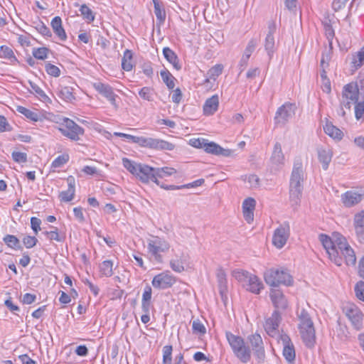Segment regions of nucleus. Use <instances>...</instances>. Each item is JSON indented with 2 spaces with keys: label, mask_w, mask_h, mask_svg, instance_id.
Instances as JSON below:
<instances>
[{
  "label": "nucleus",
  "mask_w": 364,
  "mask_h": 364,
  "mask_svg": "<svg viewBox=\"0 0 364 364\" xmlns=\"http://www.w3.org/2000/svg\"><path fill=\"white\" fill-rule=\"evenodd\" d=\"M319 240L328 255L329 259L336 265L341 266L343 260L347 265L355 264V252L343 235L335 233L331 238L326 235L321 234Z\"/></svg>",
  "instance_id": "f257e3e1"
},
{
  "label": "nucleus",
  "mask_w": 364,
  "mask_h": 364,
  "mask_svg": "<svg viewBox=\"0 0 364 364\" xmlns=\"http://www.w3.org/2000/svg\"><path fill=\"white\" fill-rule=\"evenodd\" d=\"M341 108L338 114L344 117V109H350L355 105V116L357 120L364 119V95H361L355 83H349L344 86L341 100Z\"/></svg>",
  "instance_id": "f03ea898"
},
{
  "label": "nucleus",
  "mask_w": 364,
  "mask_h": 364,
  "mask_svg": "<svg viewBox=\"0 0 364 364\" xmlns=\"http://www.w3.org/2000/svg\"><path fill=\"white\" fill-rule=\"evenodd\" d=\"M304 179V171L302 162L300 159H296L294 162L289 184L290 200L294 205H299L303 190Z\"/></svg>",
  "instance_id": "7ed1b4c3"
},
{
  "label": "nucleus",
  "mask_w": 364,
  "mask_h": 364,
  "mask_svg": "<svg viewBox=\"0 0 364 364\" xmlns=\"http://www.w3.org/2000/svg\"><path fill=\"white\" fill-rule=\"evenodd\" d=\"M122 164L125 168L142 183H147L149 181H153L159 185V181L156 178L155 168L144 164L136 163L127 158L122 159Z\"/></svg>",
  "instance_id": "20e7f679"
},
{
  "label": "nucleus",
  "mask_w": 364,
  "mask_h": 364,
  "mask_svg": "<svg viewBox=\"0 0 364 364\" xmlns=\"http://www.w3.org/2000/svg\"><path fill=\"white\" fill-rule=\"evenodd\" d=\"M299 323L298 328L301 338L307 348H311L316 343V331L314 322L305 309L298 314Z\"/></svg>",
  "instance_id": "39448f33"
},
{
  "label": "nucleus",
  "mask_w": 364,
  "mask_h": 364,
  "mask_svg": "<svg viewBox=\"0 0 364 364\" xmlns=\"http://www.w3.org/2000/svg\"><path fill=\"white\" fill-rule=\"evenodd\" d=\"M226 338L234 355L242 362L246 363L251 359V349L246 346L245 340L230 331L225 333Z\"/></svg>",
  "instance_id": "423d86ee"
},
{
  "label": "nucleus",
  "mask_w": 364,
  "mask_h": 364,
  "mask_svg": "<svg viewBox=\"0 0 364 364\" xmlns=\"http://www.w3.org/2000/svg\"><path fill=\"white\" fill-rule=\"evenodd\" d=\"M264 279L265 282L273 288H277L281 284L289 287L294 283L293 278L289 272L279 269L266 270L264 273Z\"/></svg>",
  "instance_id": "0eeeda50"
},
{
  "label": "nucleus",
  "mask_w": 364,
  "mask_h": 364,
  "mask_svg": "<svg viewBox=\"0 0 364 364\" xmlns=\"http://www.w3.org/2000/svg\"><path fill=\"white\" fill-rule=\"evenodd\" d=\"M60 133L65 137L73 140L78 141L80 136L84 134V129L73 120L64 117L58 128Z\"/></svg>",
  "instance_id": "6e6552de"
},
{
  "label": "nucleus",
  "mask_w": 364,
  "mask_h": 364,
  "mask_svg": "<svg viewBox=\"0 0 364 364\" xmlns=\"http://www.w3.org/2000/svg\"><path fill=\"white\" fill-rule=\"evenodd\" d=\"M149 253L159 262H162L161 252H167L170 248L169 243L165 240L158 237L153 236L151 239L148 240Z\"/></svg>",
  "instance_id": "1a4fd4ad"
},
{
  "label": "nucleus",
  "mask_w": 364,
  "mask_h": 364,
  "mask_svg": "<svg viewBox=\"0 0 364 364\" xmlns=\"http://www.w3.org/2000/svg\"><path fill=\"white\" fill-rule=\"evenodd\" d=\"M296 106L294 103L285 102L279 107L275 114L276 124L285 125L295 114Z\"/></svg>",
  "instance_id": "9d476101"
},
{
  "label": "nucleus",
  "mask_w": 364,
  "mask_h": 364,
  "mask_svg": "<svg viewBox=\"0 0 364 364\" xmlns=\"http://www.w3.org/2000/svg\"><path fill=\"white\" fill-rule=\"evenodd\" d=\"M289 235V223L288 222H284L274 230L272 237L273 245L278 249L282 248L287 243Z\"/></svg>",
  "instance_id": "9b49d317"
},
{
  "label": "nucleus",
  "mask_w": 364,
  "mask_h": 364,
  "mask_svg": "<svg viewBox=\"0 0 364 364\" xmlns=\"http://www.w3.org/2000/svg\"><path fill=\"white\" fill-rule=\"evenodd\" d=\"M254 355L256 356L258 363H262L265 358V351L262 337L258 333L250 335L247 338Z\"/></svg>",
  "instance_id": "f8f14e48"
},
{
  "label": "nucleus",
  "mask_w": 364,
  "mask_h": 364,
  "mask_svg": "<svg viewBox=\"0 0 364 364\" xmlns=\"http://www.w3.org/2000/svg\"><path fill=\"white\" fill-rule=\"evenodd\" d=\"M283 344V355L289 363H293L296 358V352L293 343L287 334L281 335Z\"/></svg>",
  "instance_id": "ddd939ff"
},
{
  "label": "nucleus",
  "mask_w": 364,
  "mask_h": 364,
  "mask_svg": "<svg viewBox=\"0 0 364 364\" xmlns=\"http://www.w3.org/2000/svg\"><path fill=\"white\" fill-rule=\"evenodd\" d=\"M175 282V278L168 272H162L156 275L152 281L154 287L159 289H166L170 287Z\"/></svg>",
  "instance_id": "4468645a"
},
{
  "label": "nucleus",
  "mask_w": 364,
  "mask_h": 364,
  "mask_svg": "<svg viewBox=\"0 0 364 364\" xmlns=\"http://www.w3.org/2000/svg\"><path fill=\"white\" fill-rule=\"evenodd\" d=\"M281 319L280 313H278V311H274L272 313V316L266 320L264 329L268 335L274 336L277 333V329Z\"/></svg>",
  "instance_id": "2eb2a0df"
},
{
  "label": "nucleus",
  "mask_w": 364,
  "mask_h": 364,
  "mask_svg": "<svg viewBox=\"0 0 364 364\" xmlns=\"http://www.w3.org/2000/svg\"><path fill=\"white\" fill-rule=\"evenodd\" d=\"M354 228L358 241L364 243V210L355 215Z\"/></svg>",
  "instance_id": "dca6fc26"
},
{
  "label": "nucleus",
  "mask_w": 364,
  "mask_h": 364,
  "mask_svg": "<svg viewBox=\"0 0 364 364\" xmlns=\"http://www.w3.org/2000/svg\"><path fill=\"white\" fill-rule=\"evenodd\" d=\"M93 86L97 91L105 97L113 105H116V95H114L112 88L109 85L96 82L94 83Z\"/></svg>",
  "instance_id": "f3484780"
},
{
  "label": "nucleus",
  "mask_w": 364,
  "mask_h": 364,
  "mask_svg": "<svg viewBox=\"0 0 364 364\" xmlns=\"http://www.w3.org/2000/svg\"><path fill=\"white\" fill-rule=\"evenodd\" d=\"M188 260V255L181 253L180 256L176 255L175 258L170 260V267L176 272H182L185 270V264Z\"/></svg>",
  "instance_id": "a211bd4d"
},
{
  "label": "nucleus",
  "mask_w": 364,
  "mask_h": 364,
  "mask_svg": "<svg viewBox=\"0 0 364 364\" xmlns=\"http://www.w3.org/2000/svg\"><path fill=\"white\" fill-rule=\"evenodd\" d=\"M68 188L67 191H62L59 194V198L61 201L69 202L71 201L75 196V181L73 176H69L67 178Z\"/></svg>",
  "instance_id": "6ab92c4d"
},
{
  "label": "nucleus",
  "mask_w": 364,
  "mask_h": 364,
  "mask_svg": "<svg viewBox=\"0 0 364 364\" xmlns=\"http://www.w3.org/2000/svg\"><path fill=\"white\" fill-rule=\"evenodd\" d=\"M270 160L272 164L275 166L277 169L284 164V156L282 150V146L279 142H277L274 146Z\"/></svg>",
  "instance_id": "aec40b11"
},
{
  "label": "nucleus",
  "mask_w": 364,
  "mask_h": 364,
  "mask_svg": "<svg viewBox=\"0 0 364 364\" xmlns=\"http://www.w3.org/2000/svg\"><path fill=\"white\" fill-rule=\"evenodd\" d=\"M218 96L217 95H213L206 100L203 105V112L205 115H212L218 110Z\"/></svg>",
  "instance_id": "412c9836"
},
{
  "label": "nucleus",
  "mask_w": 364,
  "mask_h": 364,
  "mask_svg": "<svg viewBox=\"0 0 364 364\" xmlns=\"http://www.w3.org/2000/svg\"><path fill=\"white\" fill-rule=\"evenodd\" d=\"M216 277L220 296H226L228 292L227 286V275L222 268L217 269Z\"/></svg>",
  "instance_id": "4be33fe9"
},
{
  "label": "nucleus",
  "mask_w": 364,
  "mask_h": 364,
  "mask_svg": "<svg viewBox=\"0 0 364 364\" xmlns=\"http://www.w3.org/2000/svg\"><path fill=\"white\" fill-rule=\"evenodd\" d=\"M332 156V151L329 148H319L318 149V159L322 164V167L324 170L328 168V164L331 161Z\"/></svg>",
  "instance_id": "5701e85b"
},
{
  "label": "nucleus",
  "mask_w": 364,
  "mask_h": 364,
  "mask_svg": "<svg viewBox=\"0 0 364 364\" xmlns=\"http://www.w3.org/2000/svg\"><path fill=\"white\" fill-rule=\"evenodd\" d=\"M51 27L54 33L58 36L61 41L67 39V35L62 26V20L59 16L54 17L51 21Z\"/></svg>",
  "instance_id": "b1692460"
},
{
  "label": "nucleus",
  "mask_w": 364,
  "mask_h": 364,
  "mask_svg": "<svg viewBox=\"0 0 364 364\" xmlns=\"http://www.w3.org/2000/svg\"><path fill=\"white\" fill-rule=\"evenodd\" d=\"M117 135L124 137L138 144L139 145L144 147H151V143L152 138H147L144 136H136L131 134L116 133Z\"/></svg>",
  "instance_id": "393cba45"
},
{
  "label": "nucleus",
  "mask_w": 364,
  "mask_h": 364,
  "mask_svg": "<svg viewBox=\"0 0 364 364\" xmlns=\"http://www.w3.org/2000/svg\"><path fill=\"white\" fill-rule=\"evenodd\" d=\"M231 275L244 287L246 286L249 281H251V277L252 276V274L249 273L247 271L240 269L232 270Z\"/></svg>",
  "instance_id": "a878e982"
},
{
  "label": "nucleus",
  "mask_w": 364,
  "mask_h": 364,
  "mask_svg": "<svg viewBox=\"0 0 364 364\" xmlns=\"http://www.w3.org/2000/svg\"><path fill=\"white\" fill-rule=\"evenodd\" d=\"M163 54L166 60L171 63L176 70L181 69L176 54L171 48L168 47L164 48Z\"/></svg>",
  "instance_id": "bb28decb"
},
{
  "label": "nucleus",
  "mask_w": 364,
  "mask_h": 364,
  "mask_svg": "<svg viewBox=\"0 0 364 364\" xmlns=\"http://www.w3.org/2000/svg\"><path fill=\"white\" fill-rule=\"evenodd\" d=\"M324 132L326 134L334 139L341 140L343 134L341 129L334 126L331 122H327L323 127Z\"/></svg>",
  "instance_id": "cd10ccee"
},
{
  "label": "nucleus",
  "mask_w": 364,
  "mask_h": 364,
  "mask_svg": "<svg viewBox=\"0 0 364 364\" xmlns=\"http://www.w3.org/2000/svg\"><path fill=\"white\" fill-rule=\"evenodd\" d=\"M210 154L216 155V156H232L233 155L234 151L231 149H226L221 147L220 145L215 142L211 141V144L209 145Z\"/></svg>",
  "instance_id": "c85d7f7f"
},
{
  "label": "nucleus",
  "mask_w": 364,
  "mask_h": 364,
  "mask_svg": "<svg viewBox=\"0 0 364 364\" xmlns=\"http://www.w3.org/2000/svg\"><path fill=\"white\" fill-rule=\"evenodd\" d=\"M17 112L23 114L26 118L33 122H38L42 120V115L36 111H32L23 106H17Z\"/></svg>",
  "instance_id": "c756f323"
},
{
  "label": "nucleus",
  "mask_w": 364,
  "mask_h": 364,
  "mask_svg": "<svg viewBox=\"0 0 364 364\" xmlns=\"http://www.w3.org/2000/svg\"><path fill=\"white\" fill-rule=\"evenodd\" d=\"M245 287L250 292L258 294L260 293L261 289L263 288V284L257 276L252 274L251 281L247 282Z\"/></svg>",
  "instance_id": "7c9ffc66"
},
{
  "label": "nucleus",
  "mask_w": 364,
  "mask_h": 364,
  "mask_svg": "<svg viewBox=\"0 0 364 364\" xmlns=\"http://www.w3.org/2000/svg\"><path fill=\"white\" fill-rule=\"evenodd\" d=\"M150 148L156 150L171 151L175 148V145L162 139L152 138Z\"/></svg>",
  "instance_id": "2f4dec72"
},
{
  "label": "nucleus",
  "mask_w": 364,
  "mask_h": 364,
  "mask_svg": "<svg viewBox=\"0 0 364 364\" xmlns=\"http://www.w3.org/2000/svg\"><path fill=\"white\" fill-rule=\"evenodd\" d=\"M256 45H257V43H256L255 40L252 39L251 41H250V42L248 43L247 47L245 50V52L241 58V60H240V66L241 67L245 68L247 65L250 57L251 56L252 53H253V51L255 50V49L256 48Z\"/></svg>",
  "instance_id": "473e14b6"
},
{
  "label": "nucleus",
  "mask_w": 364,
  "mask_h": 364,
  "mask_svg": "<svg viewBox=\"0 0 364 364\" xmlns=\"http://www.w3.org/2000/svg\"><path fill=\"white\" fill-rule=\"evenodd\" d=\"M122 69L130 71L133 68V53L130 50L127 49L122 59Z\"/></svg>",
  "instance_id": "72a5a7b5"
},
{
  "label": "nucleus",
  "mask_w": 364,
  "mask_h": 364,
  "mask_svg": "<svg viewBox=\"0 0 364 364\" xmlns=\"http://www.w3.org/2000/svg\"><path fill=\"white\" fill-rule=\"evenodd\" d=\"M275 311H284L288 307V301L286 297H271Z\"/></svg>",
  "instance_id": "f704fd0d"
},
{
  "label": "nucleus",
  "mask_w": 364,
  "mask_h": 364,
  "mask_svg": "<svg viewBox=\"0 0 364 364\" xmlns=\"http://www.w3.org/2000/svg\"><path fill=\"white\" fill-rule=\"evenodd\" d=\"M190 144L193 147L198 149H203L207 153L210 154L209 145L211 144V142L208 141V140L205 139H193L190 141Z\"/></svg>",
  "instance_id": "c9c22d12"
},
{
  "label": "nucleus",
  "mask_w": 364,
  "mask_h": 364,
  "mask_svg": "<svg viewBox=\"0 0 364 364\" xmlns=\"http://www.w3.org/2000/svg\"><path fill=\"white\" fill-rule=\"evenodd\" d=\"M4 242L10 247L15 250H22L19 240L14 235H7L4 237Z\"/></svg>",
  "instance_id": "e433bc0d"
},
{
  "label": "nucleus",
  "mask_w": 364,
  "mask_h": 364,
  "mask_svg": "<svg viewBox=\"0 0 364 364\" xmlns=\"http://www.w3.org/2000/svg\"><path fill=\"white\" fill-rule=\"evenodd\" d=\"M264 48L266 51L267 52L269 58H271L275 50L274 38L272 35H267L264 42Z\"/></svg>",
  "instance_id": "4c0bfd02"
},
{
  "label": "nucleus",
  "mask_w": 364,
  "mask_h": 364,
  "mask_svg": "<svg viewBox=\"0 0 364 364\" xmlns=\"http://www.w3.org/2000/svg\"><path fill=\"white\" fill-rule=\"evenodd\" d=\"M163 82L169 89H173L175 86L174 77L167 70H161L160 73Z\"/></svg>",
  "instance_id": "58836bf2"
},
{
  "label": "nucleus",
  "mask_w": 364,
  "mask_h": 364,
  "mask_svg": "<svg viewBox=\"0 0 364 364\" xmlns=\"http://www.w3.org/2000/svg\"><path fill=\"white\" fill-rule=\"evenodd\" d=\"M156 178L169 176L176 172V170L172 167L155 168Z\"/></svg>",
  "instance_id": "ea45409f"
},
{
  "label": "nucleus",
  "mask_w": 364,
  "mask_h": 364,
  "mask_svg": "<svg viewBox=\"0 0 364 364\" xmlns=\"http://www.w3.org/2000/svg\"><path fill=\"white\" fill-rule=\"evenodd\" d=\"M113 263L110 260H105L100 265V269L102 274L106 277L112 275Z\"/></svg>",
  "instance_id": "a19ab883"
},
{
  "label": "nucleus",
  "mask_w": 364,
  "mask_h": 364,
  "mask_svg": "<svg viewBox=\"0 0 364 364\" xmlns=\"http://www.w3.org/2000/svg\"><path fill=\"white\" fill-rule=\"evenodd\" d=\"M60 96L67 102H72L75 99L73 89L70 87H61L60 90Z\"/></svg>",
  "instance_id": "79ce46f5"
},
{
  "label": "nucleus",
  "mask_w": 364,
  "mask_h": 364,
  "mask_svg": "<svg viewBox=\"0 0 364 364\" xmlns=\"http://www.w3.org/2000/svg\"><path fill=\"white\" fill-rule=\"evenodd\" d=\"M80 11L84 18H85L89 23L92 22L95 20L93 12L87 5H82Z\"/></svg>",
  "instance_id": "37998d69"
},
{
  "label": "nucleus",
  "mask_w": 364,
  "mask_h": 364,
  "mask_svg": "<svg viewBox=\"0 0 364 364\" xmlns=\"http://www.w3.org/2000/svg\"><path fill=\"white\" fill-rule=\"evenodd\" d=\"M0 53H1V56L6 58L8 59H10L11 62L17 61V59L16 58L13 50H11V48H10L8 46H1Z\"/></svg>",
  "instance_id": "c03bdc74"
},
{
  "label": "nucleus",
  "mask_w": 364,
  "mask_h": 364,
  "mask_svg": "<svg viewBox=\"0 0 364 364\" xmlns=\"http://www.w3.org/2000/svg\"><path fill=\"white\" fill-rule=\"evenodd\" d=\"M172 350L173 348L171 346H165L163 348V364H171Z\"/></svg>",
  "instance_id": "a18cd8bd"
},
{
  "label": "nucleus",
  "mask_w": 364,
  "mask_h": 364,
  "mask_svg": "<svg viewBox=\"0 0 364 364\" xmlns=\"http://www.w3.org/2000/svg\"><path fill=\"white\" fill-rule=\"evenodd\" d=\"M154 4V14L160 22H163L166 18L164 10L161 8L159 2L157 0H153Z\"/></svg>",
  "instance_id": "49530a36"
},
{
  "label": "nucleus",
  "mask_w": 364,
  "mask_h": 364,
  "mask_svg": "<svg viewBox=\"0 0 364 364\" xmlns=\"http://www.w3.org/2000/svg\"><path fill=\"white\" fill-rule=\"evenodd\" d=\"M256 201L253 198H247L242 203V211L254 212Z\"/></svg>",
  "instance_id": "de8ad7c7"
},
{
  "label": "nucleus",
  "mask_w": 364,
  "mask_h": 364,
  "mask_svg": "<svg viewBox=\"0 0 364 364\" xmlns=\"http://www.w3.org/2000/svg\"><path fill=\"white\" fill-rule=\"evenodd\" d=\"M49 50L46 47L35 48L33 50V55L39 60H44L47 58Z\"/></svg>",
  "instance_id": "09e8293b"
},
{
  "label": "nucleus",
  "mask_w": 364,
  "mask_h": 364,
  "mask_svg": "<svg viewBox=\"0 0 364 364\" xmlns=\"http://www.w3.org/2000/svg\"><path fill=\"white\" fill-rule=\"evenodd\" d=\"M355 68H360L364 64V47L358 52L356 56H354L353 62Z\"/></svg>",
  "instance_id": "8fccbe9b"
},
{
  "label": "nucleus",
  "mask_w": 364,
  "mask_h": 364,
  "mask_svg": "<svg viewBox=\"0 0 364 364\" xmlns=\"http://www.w3.org/2000/svg\"><path fill=\"white\" fill-rule=\"evenodd\" d=\"M223 71V66L221 65H216L211 68L208 72V76L210 79L215 80Z\"/></svg>",
  "instance_id": "3c124183"
},
{
  "label": "nucleus",
  "mask_w": 364,
  "mask_h": 364,
  "mask_svg": "<svg viewBox=\"0 0 364 364\" xmlns=\"http://www.w3.org/2000/svg\"><path fill=\"white\" fill-rule=\"evenodd\" d=\"M69 160V156L68 154H63L58 156L52 163V167L59 168L67 163Z\"/></svg>",
  "instance_id": "603ef678"
},
{
  "label": "nucleus",
  "mask_w": 364,
  "mask_h": 364,
  "mask_svg": "<svg viewBox=\"0 0 364 364\" xmlns=\"http://www.w3.org/2000/svg\"><path fill=\"white\" fill-rule=\"evenodd\" d=\"M139 95L144 100H146L147 101L153 100V91L149 87H144L139 92Z\"/></svg>",
  "instance_id": "864d4df0"
},
{
  "label": "nucleus",
  "mask_w": 364,
  "mask_h": 364,
  "mask_svg": "<svg viewBox=\"0 0 364 364\" xmlns=\"http://www.w3.org/2000/svg\"><path fill=\"white\" fill-rule=\"evenodd\" d=\"M193 332L194 333H200L201 335H203L206 332V329L204 326V325L198 320H194L193 321Z\"/></svg>",
  "instance_id": "5fc2aeb1"
},
{
  "label": "nucleus",
  "mask_w": 364,
  "mask_h": 364,
  "mask_svg": "<svg viewBox=\"0 0 364 364\" xmlns=\"http://www.w3.org/2000/svg\"><path fill=\"white\" fill-rule=\"evenodd\" d=\"M55 230L51 231H46L43 233L48 237V238L50 240H55L57 242H62L63 240V237H60L58 229L56 228H53Z\"/></svg>",
  "instance_id": "6e6d98bb"
},
{
  "label": "nucleus",
  "mask_w": 364,
  "mask_h": 364,
  "mask_svg": "<svg viewBox=\"0 0 364 364\" xmlns=\"http://www.w3.org/2000/svg\"><path fill=\"white\" fill-rule=\"evenodd\" d=\"M46 70L48 75L53 77H58L60 75V69L57 66L49 63L46 64Z\"/></svg>",
  "instance_id": "4d7b16f0"
},
{
  "label": "nucleus",
  "mask_w": 364,
  "mask_h": 364,
  "mask_svg": "<svg viewBox=\"0 0 364 364\" xmlns=\"http://www.w3.org/2000/svg\"><path fill=\"white\" fill-rule=\"evenodd\" d=\"M35 28L41 35L46 37H51V31L43 22H39Z\"/></svg>",
  "instance_id": "13d9d810"
},
{
  "label": "nucleus",
  "mask_w": 364,
  "mask_h": 364,
  "mask_svg": "<svg viewBox=\"0 0 364 364\" xmlns=\"http://www.w3.org/2000/svg\"><path fill=\"white\" fill-rule=\"evenodd\" d=\"M12 158L18 163H25L27 161V154L23 152L14 151L12 153Z\"/></svg>",
  "instance_id": "bf43d9fd"
},
{
  "label": "nucleus",
  "mask_w": 364,
  "mask_h": 364,
  "mask_svg": "<svg viewBox=\"0 0 364 364\" xmlns=\"http://www.w3.org/2000/svg\"><path fill=\"white\" fill-rule=\"evenodd\" d=\"M343 311H345L346 315L350 319H353V318L355 316V315H358L359 314H360L358 309L354 306H346L343 309Z\"/></svg>",
  "instance_id": "052dcab7"
},
{
  "label": "nucleus",
  "mask_w": 364,
  "mask_h": 364,
  "mask_svg": "<svg viewBox=\"0 0 364 364\" xmlns=\"http://www.w3.org/2000/svg\"><path fill=\"white\" fill-rule=\"evenodd\" d=\"M151 299V297H142L141 309L144 313H149L150 309L153 307Z\"/></svg>",
  "instance_id": "680f3d73"
},
{
  "label": "nucleus",
  "mask_w": 364,
  "mask_h": 364,
  "mask_svg": "<svg viewBox=\"0 0 364 364\" xmlns=\"http://www.w3.org/2000/svg\"><path fill=\"white\" fill-rule=\"evenodd\" d=\"M12 127L8 123L5 117L0 115V132H10Z\"/></svg>",
  "instance_id": "e2e57ef3"
},
{
  "label": "nucleus",
  "mask_w": 364,
  "mask_h": 364,
  "mask_svg": "<svg viewBox=\"0 0 364 364\" xmlns=\"http://www.w3.org/2000/svg\"><path fill=\"white\" fill-rule=\"evenodd\" d=\"M38 242V240L34 236H26L23 239V243L27 248L34 247Z\"/></svg>",
  "instance_id": "0e129e2a"
},
{
  "label": "nucleus",
  "mask_w": 364,
  "mask_h": 364,
  "mask_svg": "<svg viewBox=\"0 0 364 364\" xmlns=\"http://www.w3.org/2000/svg\"><path fill=\"white\" fill-rule=\"evenodd\" d=\"M41 220L37 218L33 217L31 219V225L33 232L37 234L38 231L41 230Z\"/></svg>",
  "instance_id": "69168bd1"
},
{
  "label": "nucleus",
  "mask_w": 364,
  "mask_h": 364,
  "mask_svg": "<svg viewBox=\"0 0 364 364\" xmlns=\"http://www.w3.org/2000/svg\"><path fill=\"white\" fill-rule=\"evenodd\" d=\"M347 2V0H333L332 7L336 11H338L344 8Z\"/></svg>",
  "instance_id": "338daca9"
},
{
  "label": "nucleus",
  "mask_w": 364,
  "mask_h": 364,
  "mask_svg": "<svg viewBox=\"0 0 364 364\" xmlns=\"http://www.w3.org/2000/svg\"><path fill=\"white\" fill-rule=\"evenodd\" d=\"M355 296H364V282L359 281L354 287Z\"/></svg>",
  "instance_id": "774afa93"
}]
</instances>
